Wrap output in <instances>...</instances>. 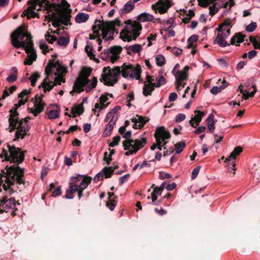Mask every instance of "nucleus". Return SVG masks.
<instances>
[{
    "label": "nucleus",
    "mask_w": 260,
    "mask_h": 260,
    "mask_svg": "<svg viewBox=\"0 0 260 260\" xmlns=\"http://www.w3.org/2000/svg\"><path fill=\"white\" fill-rule=\"evenodd\" d=\"M142 26L140 23L134 21L131 26H125L120 34V38L124 42L136 40L140 36Z\"/></svg>",
    "instance_id": "obj_4"
},
{
    "label": "nucleus",
    "mask_w": 260,
    "mask_h": 260,
    "mask_svg": "<svg viewBox=\"0 0 260 260\" xmlns=\"http://www.w3.org/2000/svg\"><path fill=\"white\" fill-rule=\"evenodd\" d=\"M208 128L209 131L213 133L215 129V121L214 120V115L210 114L207 119Z\"/></svg>",
    "instance_id": "obj_33"
},
{
    "label": "nucleus",
    "mask_w": 260,
    "mask_h": 260,
    "mask_svg": "<svg viewBox=\"0 0 260 260\" xmlns=\"http://www.w3.org/2000/svg\"><path fill=\"white\" fill-rule=\"evenodd\" d=\"M223 27H229V28H232V24H231V20L230 18H225L223 22L221 23Z\"/></svg>",
    "instance_id": "obj_52"
},
{
    "label": "nucleus",
    "mask_w": 260,
    "mask_h": 260,
    "mask_svg": "<svg viewBox=\"0 0 260 260\" xmlns=\"http://www.w3.org/2000/svg\"><path fill=\"white\" fill-rule=\"evenodd\" d=\"M155 60L158 66L161 67L165 64V58L162 55H157L155 57Z\"/></svg>",
    "instance_id": "obj_43"
},
{
    "label": "nucleus",
    "mask_w": 260,
    "mask_h": 260,
    "mask_svg": "<svg viewBox=\"0 0 260 260\" xmlns=\"http://www.w3.org/2000/svg\"><path fill=\"white\" fill-rule=\"evenodd\" d=\"M70 42V37H60L57 40V43L58 45L66 47Z\"/></svg>",
    "instance_id": "obj_35"
},
{
    "label": "nucleus",
    "mask_w": 260,
    "mask_h": 260,
    "mask_svg": "<svg viewBox=\"0 0 260 260\" xmlns=\"http://www.w3.org/2000/svg\"><path fill=\"white\" fill-rule=\"evenodd\" d=\"M154 136L157 142V149L161 150L163 147L161 145L162 141L169 139L171 138V134L164 126H160L156 129Z\"/></svg>",
    "instance_id": "obj_10"
},
{
    "label": "nucleus",
    "mask_w": 260,
    "mask_h": 260,
    "mask_svg": "<svg viewBox=\"0 0 260 260\" xmlns=\"http://www.w3.org/2000/svg\"><path fill=\"white\" fill-rule=\"evenodd\" d=\"M171 177H172L171 175L169 173H164V172H159V179H160L161 180H164L166 179H170Z\"/></svg>",
    "instance_id": "obj_58"
},
{
    "label": "nucleus",
    "mask_w": 260,
    "mask_h": 260,
    "mask_svg": "<svg viewBox=\"0 0 260 260\" xmlns=\"http://www.w3.org/2000/svg\"><path fill=\"white\" fill-rule=\"evenodd\" d=\"M50 9L48 12L54 10L55 12L51 14H48L45 16V21H50L52 20V25L54 27L59 28L60 23H62L65 26L71 24L69 22L71 18V9H67L64 12H61L60 6L55 3H52Z\"/></svg>",
    "instance_id": "obj_3"
},
{
    "label": "nucleus",
    "mask_w": 260,
    "mask_h": 260,
    "mask_svg": "<svg viewBox=\"0 0 260 260\" xmlns=\"http://www.w3.org/2000/svg\"><path fill=\"white\" fill-rule=\"evenodd\" d=\"M151 188H154V190L151 193H154V195L156 196H157V194L160 195L163 191L161 188H159L158 187L155 186V184H152L151 186Z\"/></svg>",
    "instance_id": "obj_53"
},
{
    "label": "nucleus",
    "mask_w": 260,
    "mask_h": 260,
    "mask_svg": "<svg viewBox=\"0 0 260 260\" xmlns=\"http://www.w3.org/2000/svg\"><path fill=\"white\" fill-rule=\"evenodd\" d=\"M85 50L90 59H95V55L92 52L93 48L91 46L87 44L85 48Z\"/></svg>",
    "instance_id": "obj_41"
},
{
    "label": "nucleus",
    "mask_w": 260,
    "mask_h": 260,
    "mask_svg": "<svg viewBox=\"0 0 260 260\" xmlns=\"http://www.w3.org/2000/svg\"><path fill=\"white\" fill-rule=\"evenodd\" d=\"M132 73L129 74V77L131 78H136V79H139L141 77V68L140 65L137 64L136 67L134 69L130 70Z\"/></svg>",
    "instance_id": "obj_27"
},
{
    "label": "nucleus",
    "mask_w": 260,
    "mask_h": 260,
    "mask_svg": "<svg viewBox=\"0 0 260 260\" xmlns=\"http://www.w3.org/2000/svg\"><path fill=\"white\" fill-rule=\"evenodd\" d=\"M16 201L14 198L7 199L6 196L0 199V214L4 212H8L11 209L15 207Z\"/></svg>",
    "instance_id": "obj_12"
},
{
    "label": "nucleus",
    "mask_w": 260,
    "mask_h": 260,
    "mask_svg": "<svg viewBox=\"0 0 260 260\" xmlns=\"http://www.w3.org/2000/svg\"><path fill=\"white\" fill-rule=\"evenodd\" d=\"M167 3V5H166L163 0H159L155 4H153L151 8L156 12L157 7L159 13L161 14H164L168 11L169 8L171 6L169 1H168Z\"/></svg>",
    "instance_id": "obj_15"
},
{
    "label": "nucleus",
    "mask_w": 260,
    "mask_h": 260,
    "mask_svg": "<svg viewBox=\"0 0 260 260\" xmlns=\"http://www.w3.org/2000/svg\"><path fill=\"white\" fill-rule=\"evenodd\" d=\"M121 72L119 67H116L112 70L109 67H105L103 69L104 74H102L100 81L103 82L106 86H113L117 82V77L120 75Z\"/></svg>",
    "instance_id": "obj_5"
},
{
    "label": "nucleus",
    "mask_w": 260,
    "mask_h": 260,
    "mask_svg": "<svg viewBox=\"0 0 260 260\" xmlns=\"http://www.w3.org/2000/svg\"><path fill=\"white\" fill-rule=\"evenodd\" d=\"M243 151V148L241 146H237L236 147L233 151L231 153L230 155L225 159V162H226L228 161H230L232 160V165L233 167V170L235 171L236 170L235 166V159L236 156L239 155Z\"/></svg>",
    "instance_id": "obj_17"
},
{
    "label": "nucleus",
    "mask_w": 260,
    "mask_h": 260,
    "mask_svg": "<svg viewBox=\"0 0 260 260\" xmlns=\"http://www.w3.org/2000/svg\"><path fill=\"white\" fill-rule=\"evenodd\" d=\"M114 171L112 167H105L103 170V174L105 175L106 178H108L111 177Z\"/></svg>",
    "instance_id": "obj_40"
},
{
    "label": "nucleus",
    "mask_w": 260,
    "mask_h": 260,
    "mask_svg": "<svg viewBox=\"0 0 260 260\" xmlns=\"http://www.w3.org/2000/svg\"><path fill=\"white\" fill-rule=\"evenodd\" d=\"M135 4L132 1L127 2L123 6V8L120 10V14L122 15L123 14L131 12L134 8Z\"/></svg>",
    "instance_id": "obj_23"
},
{
    "label": "nucleus",
    "mask_w": 260,
    "mask_h": 260,
    "mask_svg": "<svg viewBox=\"0 0 260 260\" xmlns=\"http://www.w3.org/2000/svg\"><path fill=\"white\" fill-rule=\"evenodd\" d=\"M116 204L117 202L114 199L109 200V201L106 203V205L111 211H112L115 207Z\"/></svg>",
    "instance_id": "obj_48"
},
{
    "label": "nucleus",
    "mask_w": 260,
    "mask_h": 260,
    "mask_svg": "<svg viewBox=\"0 0 260 260\" xmlns=\"http://www.w3.org/2000/svg\"><path fill=\"white\" fill-rule=\"evenodd\" d=\"M24 175V168H21L18 166H12L7 168V173L5 179L16 181L18 184L25 185Z\"/></svg>",
    "instance_id": "obj_7"
},
{
    "label": "nucleus",
    "mask_w": 260,
    "mask_h": 260,
    "mask_svg": "<svg viewBox=\"0 0 260 260\" xmlns=\"http://www.w3.org/2000/svg\"><path fill=\"white\" fill-rule=\"evenodd\" d=\"M125 49L127 50V54L131 55L132 52L134 53H139L142 48L141 45L136 44L133 46H125Z\"/></svg>",
    "instance_id": "obj_24"
},
{
    "label": "nucleus",
    "mask_w": 260,
    "mask_h": 260,
    "mask_svg": "<svg viewBox=\"0 0 260 260\" xmlns=\"http://www.w3.org/2000/svg\"><path fill=\"white\" fill-rule=\"evenodd\" d=\"M110 57V51L109 49H106L104 50V52L101 55V58L104 60H107Z\"/></svg>",
    "instance_id": "obj_51"
},
{
    "label": "nucleus",
    "mask_w": 260,
    "mask_h": 260,
    "mask_svg": "<svg viewBox=\"0 0 260 260\" xmlns=\"http://www.w3.org/2000/svg\"><path fill=\"white\" fill-rule=\"evenodd\" d=\"M10 117L9 118V132H12L16 129V124L19 122V113L16 110L11 109L10 110Z\"/></svg>",
    "instance_id": "obj_14"
},
{
    "label": "nucleus",
    "mask_w": 260,
    "mask_h": 260,
    "mask_svg": "<svg viewBox=\"0 0 260 260\" xmlns=\"http://www.w3.org/2000/svg\"><path fill=\"white\" fill-rule=\"evenodd\" d=\"M137 19L141 22L154 21V16L149 13H143L137 17Z\"/></svg>",
    "instance_id": "obj_21"
},
{
    "label": "nucleus",
    "mask_w": 260,
    "mask_h": 260,
    "mask_svg": "<svg viewBox=\"0 0 260 260\" xmlns=\"http://www.w3.org/2000/svg\"><path fill=\"white\" fill-rule=\"evenodd\" d=\"M117 120V117H115L114 116L112 117V119L110 120L105 129L103 133L104 137H107L111 135L113 126Z\"/></svg>",
    "instance_id": "obj_18"
},
{
    "label": "nucleus",
    "mask_w": 260,
    "mask_h": 260,
    "mask_svg": "<svg viewBox=\"0 0 260 260\" xmlns=\"http://www.w3.org/2000/svg\"><path fill=\"white\" fill-rule=\"evenodd\" d=\"M216 4L215 3L213 6L209 7V14L211 16H214L219 10V8H217L215 6Z\"/></svg>",
    "instance_id": "obj_50"
},
{
    "label": "nucleus",
    "mask_w": 260,
    "mask_h": 260,
    "mask_svg": "<svg viewBox=\"0 0 260 260\" xmlns=\"http://www.w3.org/2000/svg\"><path fill=\"white\" fill-rule=\"evenodd\" d=\"M171 52L176 56H179L182 52V49L174 47L172 49Z\"/></svg>",
    "instance_id": "obj_63"
},
{
    "label": "nucleus",
    "mask_w": 260,
    "mask_h": 260,
    "mask_svg": "<svg viewBox=\"0 0 260 260\" xmlns=\"http://www.w3.org/2000/svg\"><path fill=\"white\" fill-rule=\"evenodd\" d=\"M189 67L188 66L184 68L183 71H177L174 73L176 78V88L178 90H181V81L186 80L188 79V71Z\"/></svg>",
    "instance_id": "obj_13"
},
{
    "label": "nucleus",
    "mask_w": 260,
    "mask_h": 260,
    "mask_svg": "<svg viewBox=\"0 0 260 260\" xmlns=\"http://www.w3.org/2000/svg\"><path fill=\"white\" fill-rule=\"evenodd\" d=\"M58 5H59V4H57ZM59 5L60 6V7H64V10H61V12H64L66 10H67V9H70L69 8L70 7V4L67 2L66 0H61V4H59Z\"/></svg>",
    "instance_id": "obj_54"
},
{
    "label": "nucleus",
    "mask_w": 260,
    "mask_h": 260,
    "mask_svg": "<svg viewBox=\"0 0 260 260\" xmlns=\"http://www.w3.org/2000/svg\"><path fill=\"white\" fill-rule=\"evenodd\" d=\"M132 69L133 66L132 64L126 65L125 63H124L122 66V71L121 72L122 76L125 78H127L129 77L130 74L127 71L132 70Z\"/></svg>",
    "instance_id": "obj_34"
},
{
    "label": "nucleus",
    "mask_w": 260,
    "mask_h": 260,
    "mask_svg": "<svg viewBox=\"0 0 260 260\" xmlns=\"http://www.w3.org/2000/svg\"><path fill=\"white\" fill-rule=\"evenodd\" d=\"M194 113L196 115L192 118L196 122V125H199L200 122L202 121L203 117L205 115V113L198 110H195Z\"/></svg>",
    "instance_id": "obj_31"
},
{
    "label": "nucleus",
    "mask_w": 260,
    "mask_h": 260,
    "mask_svg": "<svg viewBox=\"0 0 260 260\" xmlns=\"http://www.w3.org/2000/svg\"><path fill=\"white\" fill-rule=\"evenodd\" d=\"M130 177L129 174H127L119 178V185H122L123 183L126 182Z\"/></svg>",
    "instance_id": "obj_60"
},
{
    "label": "nucleus",
    "mask_w": 260,
    "mask_h": 260,
    "mask_svg": "<svg viewBox=\"0 0 260 260\" xmlns=\"http://www.w3.org/2000/svg\"><path fill=\"white\" fill-rule=\"evenodd\" d=\"M84 108L83 106V103H80L78 105L73 107L71 109V113L73 114V117H76V114L80 115L83 113Z\"/></svg>",
    "instance_id": "obj_26"
},
{
    "label": "nucleus",
    "mask_w": 260,
    "mask_h": 260,
    "mask_svg": "<svg viewBox=\"0 0 260 260\" xmlns=\"http://www.w3.org/2000/svg\"><path fill=\"white\" fill-rule=\"evenodd\" d=\"M213 43L217 44L221 47H224L230 45V44L228 43L225 40L222 38V35H217V37L213 41Z\"/></svg>",
    "instance_id": "obj_28"
},
{
    "label": "nucleus",
    "mask_w": 260,
    "mask_h": 260,
    "mask_svg": "<svg viewBox=\"0 0 260 260\" xmlns=\"http://www.w3.org/2000/svg\"><path fill=\"white\" fill-rule=\"evenodd\" d=\"M185 118L186 116L185 114L182 113L179 114L175 117V121L176 122H180L185 120Z\"/></svg>",
    "instance_id": "obj_59"
},
{
    "label": "nucleus",
    "mask_w": 260,
    "mask_h": 260,
    "mask_svg": "<svg viewBox=\"0 0 260 260\" xmlns=\"http://www.w3.org/2000/svg\"><path fill=\"white\" fill-rule=\"evenodd\" d=\"M245 37V36L242 35L241 32L236 33L231 38L230 44L234 45L236 42L238 44L242 43L244 41Z\"/></svg>",
    "instance_id": "obj_25"
},
{
    "label": "nucleus",
    "mask_w": 260,
    "mask_h": 260,
    "mask_svg": "<svg viewBox=\"0 0 260 260\" xmlns=\"http://www.w3.org/2000/svg\"><path fill=\"white\" fill-rule=\"evenodd\" d=\"M122 25L121 21L118 19H116L115 20L111 21H102V26L103 28H104L105 31H108V29H110L111 27H114L116 25V26H121Z\"/></svg>",
    "instance_id": "obj_19"
},
{
    "label": "nucleus",
    "mask_w": 260,
    "mask_h": 260,
    "mask_svg": "<svg viewBox=\"0 0 260 260\" xmlns=\"http://www.w3.org/2000/svg\"><path fill=\"white\" fill-rule=\"evenodd\" d=\"M40 48L43 50L42 52L44 54H46V53L49 52L48 46L46 43H42L40 42Z\"/></svg>",
    "instance_id": "obj_55"
},
{
    "label": "nucleus",
    "mask_w": 260,
    "mask_h": 260,
    "mask_svg": "<svg viewBox=\"0 0 260 260\" xmlns=\"http://www.w3.org/2000/svg\"><path fill=\"white\" fill-rule=\"evenodd\" d=\"M44 96V95L43 94H41L40 96H39L38 94L35 95L36 100L35 102L34 105L36 109V113H34L35 116H37L39 113L43 112L44 110L46 104L44 103L42 100Z\"/></svg>",
    "instance_id": "obj_16"
},
{
    "label": "nucleus",
    "mask_w": 260,
    "mask_h": 260,
    "mask_svg": "<svg viewBox=\"0 0 260 260\" xmlns=\"http://www.w3.org/2000/svg\"><path fill=\"white\" fill-rule=\"evenodd\" d=\"M200 169V166L195 168L191 173V179H194L198 176Z\"/></svg>",
    "instance_id": "obj_61"
},
{
    "label": "nucleus",
    "mask_w": 260,
    "mask_h": 260,
    "mask_svg": "<svg viewBox=\"0 0 260 260\" xmlns=\"http://www.w3.org/2000/svg\"><path fill=\"white\" fill-rule=\"evenodd\" d=\"M148 85H149L150 87L149 92H147L146 86H144L143 87V93L146 96L151 95L152 92L154 90V87H156L157 83H152V82L151 83L148 84Z\"/></svg>",
    "instance_id": "obj_36"
},
{
    "label": "nucleus",
    "mask_w": 260,
    "mask_h": 260,
    "mask_svg": "<svg viewBox=\"0 0 260 260\" xmlns=\"http://www.w3.org/2000/svg\"><path fill=\"white\" fill-rule=\"evenodd\" d=\"M27 26L22 25L17 27L11 34V40L13 47L22 48L28 54L24 64L31 65L37 59V53L34 47L32 36L27 30Z\"/></svg>",
    "instance_id": "obj_1"
},
{
    "label": "nucleus",
    "mask_w": 260,
    "mask_h": 260,
    "mask_svg": "<svg viewBox=\"0 0 260 260\" xmlns=\"http://www.w3.org/2000/svg\"><path fill=\"white\" fill-rule=\"evenodd\" d=\"M57 64H59L58 60L55 62L54 59L50 60L45 68V72H48V71L52 72V69L55 68Z\"/></svg>",
    "instance_id": "obj_37"
},
{
    "label": "nucleus",
    "mask_w": 260,
    "mask_h": 260,
    "mask_svg": "<svg viewBox=\"0 0 260 260\" xmlns=\"http://www.w3.org/2000/svg\"><path fill=\"white\" fill-rule=\"evenodd\" d=\"M88 19V14L80 12L76 15L75 17V21L77 23H81L87 21Z\"/></svg>",
    "instance_id": "obj_30"
},
{
    "label": "nucleus",
    "mask_w": 260,
    "mask_h": 260,
    "mask_svg": "<svg viewBox=\"0 0 260 260\" xmlns=\"http://www.w3.org/2000/svg\"><path fill=\"white\" fill-rule=\"evenodd\" d=\"M7 147L10 158L9 161L16 163L17 165L22 163L24 160L25 154L26 151H21V148L16 147L15 145L11 146L8 144Z\"/></svg>",
    "instance_id": "obj_9"
},
{
    "label": "nucleus",
    "mask_w": 260,
    "mask_h": 260,
    "mask_svg": "<svg viewBox=\"0 0 260 260\" xmlns=\"http://www.w3.org/2000/svg\"><path fill=\"white\" fill-rule=\"evenodd\" d=\"M120 106H116L113 109H112L110 112H109L106 116L107 119H112V117L114 116L115 117L118 118V115L117 112L120 110Z\"/></svg>",
    "instance_id": "obj_38"
},
{
    "label": "nucleus",
    "mask_w": 260,
    "mask_h": 260,
    "mask_svg": "<svg viewBox=\"0 0 260 260\" xmlns=\"http://www.w3.org/2000/svg\"><path fill=\"white\" fill-rule=\"evenodd\" d=\"M91 177L80 174L72 177L69 181V188L66 190L65 197L68 199H72L74 198L73 193L77 191L78 199H81L84 196V190L91 183Z\"/></svg>",
    "instance_id": "obj_2"
},
{
    "label": "nucleus",
    "mask_w": 260,
    "mask_h": 260,
    "mask_svg": "<svg viewBox=\"0 0 260 260\" xmlns=\"http://www.w3.org/2000/svg\"><path fill=\"white\" fill-rule=\"evenodd\" d=\"M151 199L152 204L154 205H158L161 203V200H159L157 201V197L154 195V193H151Z\"/></svg>",
    "instance_id": "obj_56"
},
{
    "label": "nucleus",
    "mask_w": 260,
    "mask_h": 260,
    "mask_svg": "<svg viewBox=\"0 0 260 260\" xmlns=\"http://www.w3.org/2000/svg\"><path fill=\"white\" fill-rule=\"evenodd\" d=\"M61 193V187L60 186H57L56 188H54V189L52 191V193L51 196L53 197H56L58 196H59Z\"/></svg>",
    "instance_id": "obj_57"
},
{
    "label": "nucleus",
    "mask_w": 260,
    "mask_h": 260,
    "mask_svg": "<svg viewBox=\"0 0 260 260\" xmlns=\"http://www.w3.org/2000/svg\"><path fill=\"white\" fill-rule=\"evenodd\" d=\"M256 23L252 22L246 26V30L249 32H252L256 29Z\"/></svg>",
    "instance_id": "obj_49"
},
{
    "label": "nucleus",
    "mask_w": 260,
    "mask_h": 260,
    "mask_svg": "<svg viewBox=\"0 0 260 260\" xmlns=\"http://www.w3.org/2000/svg\"><path fill=\"white\" fill-rule=\"evenodd\" d=\"M166 82V79L163 76H160V77L159 78L158 82L157 83L156 87H159L162 85H164Z\"/></svg>",
    "instance_id": "obj_64"
},
{
    "label": "nucleus",
    "mask_w": 260,
    "mask_h": 260,
    "mask_svg": "<svg viewBox=\"0 0 260 260\" xmlns=\"http://www.w3.org/2000/svg\"><path fill=\"white\" fill-rule=\"evenodd\" d=\"M17 79V76L16 74H13L8 77L7 81L9 83H13Z\"/></svg>",
    "instance_id": "obj_62"
},
{
    "label": "nucleus",
    "mask_w": 260,
    "mask_h": 260,
    "mask_svg": "<svg viewBox=\"0 0 260 260\" xmlns=\"http://www.w3.org/2000/svg\"><path fill=\"white\" fill-rule=\"evenodd\" d=\"M138 118H135L132 119V121L134 123H139V127L141 128L148 121L149 119L146 117H144L139 115H137Z\"/></svg>",
    "instance_id": "obj_22"
},
{
    "label": "nucleus",
    "mask_w": 260,
    "mask_h": 260,
    "mask_svg": "<svg viewBox=\"0 0 260 260\" xmlns=\"http://www.w3.org/2000/svg\"><path fill=\"white\" fill-rule=\"evenodd\" d=\"M91 72V68L86 67H83L79 77L76 80L79 83L82 84V86L84 87L86 86L85 90L87 92H89L93 88H95L98 83L97 78L94 77L91 82L89 84V80L88 77L90 75Z\"/></svg>",
    "instance_id": "obj_6"
},
{
    "label": "nucleus",
    "mask_w": 260,
    "mask_h": 260,
    "mask_svg": "<svg viewBox=\"0 0 260 260\" xmlns=\"http://www.w3.org/2000/svg\"><path fill=\"white\" fill-rule=\"evenodd\" d=\"M110 151L109 156L108 157V152H105L104 154V159L106 161L107 165H109L110 164L111 161L112 160L111 156L113 154H114L115 151L114 149H109Z\"/></svg>",
    "instance_id": "obj_45"
},
{
    "label": "nucleus",
    "mask_w": 260,
    "mask_h": 260,
    "mask_svg": "<svg viewBox=\"0 0 260 260\" xmlns=\"http://www.w3.org/2000/svg\"><path fill=\"white\" fill-rule=\"evenodd\" d=\"M146 139L142 138L141 140H128L123 142V146L124 150H128L130 147L133 149H137L139 148V150L143 148L146 144Z\"/></svg>",
    "instance_id": "obj_11"
},
{
    "label": "nucleus",
    "mask_w": 260,
    "mask_h": 260,
    "mask_svg": "<svg viewBox=\"0 0 260 260\" xmlns=\"http://www.w3.org/2000/svg\"><path fill=\"white\" fill-rule=\"evenodd\" d=\"M84 90V86L75 80L73 90L70 91V94L73 95L74 93H80Z\"/></svg>",
    "instance_id": "obj_29"
},
{
    "label": "nucleus",
    "mask_w": 260,
    "mask_h": 260,
    "mask_svg": "<svg viewBox=\"0 0 260 260\" xmlns=\"http://www.w3.org/2000/svg\"><path fill=\"white\" fill-rule=\"evenodd\" d=\"M222 83L223 84V85H222L220 87L213 86L210 90L211 93L213 94L216 95L218 93L221 92L222 89H224L227 87V84H226V82L225 80H223L222 81Z\"/></svg>",
    "instance_id": "obj_32"
},
{
    "label": "nucleus",
    "mask_w": 260,
    "mask_h": 260,
    "mask_svg": "<svg viewBox=\"0 0 260 260\" xmlns=\"http://www.w3.org/2000/svg\"><path fill=\"white\" fill-rule=\"evenodd\" d=\"M27 5H30L27 8V11H28V19L31 18H39V14L34 11L36 9V7L39 5L40 8L38 10H41V8L43 7L45 10L49 11L51 9L50 7L51 4L50 3L48 0H30L27 2Z\"/></svg>",
    "instance_id": "obj_8"
},
{
    "label": "nucleus",
    "mask_w": 260,
    "mask_h": 260,
    "mask_svg": "<svg viewBox=\"0 0 260 260\" xmlns=\"http://www.w3.org/2000/svg\"><path fill=\"white\" fill-rule=\"evenodd\" d=\"M16 129H22V132H28L29 129V127L27 123L19 122L17 123V124H16Z\"/></svg>",
    "instance_id": "obj_42"
},
{
    "label": "nucleus",
    "mask_w": 260,
    "mask_h": 260,
    "mask_svg": "<svg viewBox=\"0 0 260 260\" xmlns=\"http://www.w3.org/2000/svg\"><path fill=\"white\" fill-rule=\"evenodd\" d=\"M59 110H51L48 114V117L50 119H56L59 117Z\"/></svg>",
    "instance_id": "obj_47"
},
{
    "label": "nucleus",
    "mask_w": 260,
    "mask_h": 260,
    "mask_svg": "<svg viewBox=\"0 0 260 260\" xmlns=\"http://www.w3.org/2000/svg\"><path fill=\"white\" fill-rule=\"evenodd\" d=\"M45 73L46 74V76L41 83V85L39 87V88H41V87H44L46 85H48V83H52V81H49V76L52 74L51 71H48V72Z\"/></svg>",
    "instance_id": "obj_46"
},
{
    "label": "nucleus",
    "mask_w": 260,
    "mask_h": 260,
    "mask_svg": "<svg viewBox=\"0 0 260 260\" xmlns=\"http://www.w3.org/2000/svg\"><path fill=\"white\" fill-rule=\"evenodd\" d=\"M185 146H186V144H185V142H184V141L179 142L177 143L175 145V148L176 149V153L177 154L181 153L183 151V150L184 148L185 147Z\"/></svg>",
    "instance_id": "obj_39"
},
{
    "label": "nucleus",
    "mask_w": 260,
    "mask_h": 260,
    "mask_svg": "<svg viewBox=\"0 0 260 260\" xmlns=\"http://www.w3.org/2000/svg\"><path fill=\"white\" fill-rule=\"evenodd\" d=\"M122 47L120 46H114L113 47H111L109 49V51H110V54H112L113 55H117L120 54L122 51Z\"/></svg>",
    "instance_id": "obj_44"
},
{
    "label": "nucleus",
    "mask_w": 260,
    "mask_h": 260,
    "mask_svg": "<svg viewBox=\"0 0 260 260\" xmlns=\"http://www.w3.org/2000/svg\"><path fill=\"white\" fill-rule=\"evenodd\" d=\"M99 28L102 31V38L105 41H110L114 39L113 35L114 32L112 31L113 27L110 28V29H108L107 32L105 31L104 28H103L102 26V22L99 24Z\"/></svg>",
    "instance_id": "obj_20"
}]
</instances>
